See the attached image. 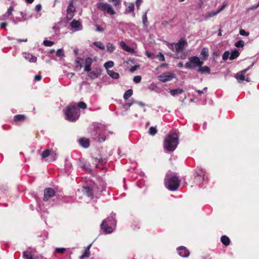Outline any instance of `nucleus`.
<instances>
[{
  "label": "nucleus",
  "instance_id": "obj_1",
  "mask_svg": "<svg viewBox=\"0 0 259 259\" xmlns=\"http://www.w3.org/2000/svg\"><path fill=\"white\" fill-rule=\"evenodd\" d=\"M179 143V137L176 133H169L165 138L163 146L164 149L169 151H174Z\"/></svg>",
  "mask_w": 259,
  "mask_h": 259
},
{
  "label": "nucleus",
  "instance_id": "obj_2",
  "mask_svg": "<svg viewBox=\"0 0 259 259\" xmlns=\"http://www.w3.org/2000/svg\"><path fill=\"white\" fill-rule=\"evenodd\" d=\"M65 118L67 120L74 122L77 120L80 116V110L74 103L70 104L63 110Z\"/></svg>",
  "mask_w": 259,
  "mask_h": 259
},
{
  "label": "nucleus",
  "instance_id": "obj_3",
  "mask_svg": "<svg viewBox=\"0 0 259 259\" xmlns=\"http://www.w3.org/2000/svg\"><path fill=\"white\" fill-rule=\"evenodd\" d=\"M187 41L184 39H181L178 43H173L169 46V48L176 52V57L179 59H184L186 55L182 53L184 48L187 46Z\"/></svg>",
  "mask_w": 259,
  "mask_h": 259
},
{
  "label": "nucleus",
  "instance_id": "obj_4",
  "mask_svg": "<svg viewBox=\"0 0 259 259\" xmlns=\"http://www.w3.org/2000/svg\"><path fill=\"white\" fill-rule=\"evenodd\" d=\"M180 183L178 178L174 175L166 176L164 181L165 187L171 191L176 190L180 186Z\"/></svg>",
  "mask_w": 259,
  "mask_h": 259
},
{
  "label": "nucleus",
  "instance_id": "obj_5",
  "mask_svg": "<svg viewBox=\"0 0 259 259\" xmlns=\"http://www.w3.org/2000/svg\"><path fill=\"white\" fill-rule=\"evenodd\" d=\"M116 221L112 218H109L104 220L101 225V229L106 233L109 234L113 232L112 226L115 225Z\"/></svg>",
  "mask_w": 259,
  "mask_h": 259
},
{
  "label": "nucleus",
  "instance_id": "obj_6",
  "mask_svg": "<svg viewBox=\"0 0 259 259\" xmlns=\"http://www.w3.org/2000/svg\"><path fill=\"white\" fill-rule=\"evenodd\" d=\"M203 62L196 56L191 57L189 58V61L185 64L186 68L188 69L194 68L196 67H200L203 65Z\"/></svg>",
  "mask_w": 259,
  "mask_h": 259
},
{
  "label": "nucleus",
  "instance_id": "obj_7",
  "mask_svg": "<svg viewBox=\"0 0 259 259\" xmlns=\"http://www.w3.org/2000/svg\"><path fill=\"white\" fill-rule=\"evenodd\" d=\"M97 7L99 10L106 12L110 15H114L115 14V11L113 10L111 6L107 3H98L97 4Z\"/></svg>",
  "mask_w": 259,
  "mask_h": 259
},
{
  "label": "nucleus",
  "instance_id": "obj_8",
  "mask_svg": "<svg viewBox=\"0 0 259 259\" xmlns=\"http://www.w3.org/2000/svg\"><path fill=\"white\" fill-rule=\"evenodd\" d=\"M250 67H248L247 68L244 69L240 72L237 73L235 76V77L237 80L238 82L241 83L242 81L244 80H246L247 82L250 81V78L248 76H245V74L246 71L249 69Z\"/></svg>",
  "mask_w": 259,
  "mask_h": 259
},
{
  "label": "nucleus",
  "instance_id": "obj_9",
  "mask_svg": "<svg viewBox=\"0 0 259 259\" xmlns=\"http://www.w3.org/2000/svg\"><path fill=\"white\" fill-rule=\"evenodd\" d=\"M175 74L170 72L163 73L158 76V79L162 82H166L171 80Z\"/></svg>",
  "mask_w": 259,
  "mask_h": 259
},
{
  "label": "nucleus",
  "instance_id": "obj_10",
  "mask_svg": "<svg viewBox=\"0 0 259 259\" xmlns=\"http://www.w3.org/2000/svg\"><path fill=\"white\" fill-rule=\"evenodd\" d=\"M75 9L76 8L73 5V1L71 0L67 10V18L68 19L70 20L73 18Z\"/></svg>",
  "mask_w": 259,
  "mask_h": 259
},
{
  "label": "nucleus",
  "instance_id": "obj_11",
  "mask_svg": "<svg viewBox=\"0 0 259 259\" xmlns=\"http://www.w3.org/2000/svg\"><path fill=\"white\" fill-rule=\"evenodd\" d=\"M54 190L50 188H47L44 191V200L47 201L50 198L53 197L55 195Z\"/></svg>",
  "mask_w": 259,
  "mask_h": 259
},
{
  "label": "nucleus",
  "instance_id": "obj_12",
  "mask_svg": "<svg viewBox=\"0 0 259 259\" xmlns=\"http://www.w3.org/2000/svg\"><path fill=\"white\" fill-rule=\"evenodd\" d=\"M179 254L182 257H187L190 254L189 251L184 246H180L177 248Z\"/></svg>",
  "mask_w": 259,
  "mask_h": 259
},
{
  "label": "nucleus",
  "instance_id": "obj_13",
  "mask_svg": "<svg viewBox=\"0 0 259 259\" xmlns=\"http://www.w3.org/2000/svg\"><path fill=\"white\" fill-rule=\"evenodd\" d=\"M71 27L74 29V31L81 30L82 29V26L81 23L79 21L73 20L70 23Z\"/></svg>",
  "mask_w": 259,
  "mask_h": 259
},
{
  "label": "nucleus",
  "instance_id": "obj_14",
  "mask_svg": "<svg viewBox=\"0 0 259 259\" xmlns=\"http://www.w3.org/2000/svg\"><path fill=\"white\" fill-rule=\"evenodd\" d=\"M93 63V60L91 58H87L85 60V65L84 70L85 71L89 72L91 71V66Z\"/></svg>",
  "mask_w": 259,
  "mask_h": 259
},
{
  "label": "nucleus",
  "instance_id": "obj_15",
  "mask_svg": "<svg viewBox=\"0 0 259 259\" xmlns=\"http://www.w3.org/2000/svg\"><path fill=\"white\" fill-rule=\"evenodd\" d=\"M101 74V70L100 69H96V70L90 72L88 76L91 79H94L97 78Z\"/></svg>",
  "mask_w": 259,
  "mask_h": 259
},
{
  "label": "nucleus",
  "instance_id": "obj_16",
  "mask_svg": "<svg viewBox=\"0 0 259 259\" xmlns=\"http://www.w3.org/2000/svg\"><path fill=\"white\" fill-rule=\"evenodd\" d=\"M23 55L25 59L30 62L34 63L37 60V58L31 54L25 53Z\"/></svg>",
  "mask_w": 259,
  "mask_h": 259
},
{
  "label": "nucleus",
  "instance_id": "obj_17",
  "mask_svg": "<svg viewBox=\"0 0 259 259\" xmlns=\"http://www.w3.org/2000/svg\"><path fill=\"white\" fill-rule=\"evenodd\" d=\"M196 179L198 181V182H202L205 176V171L201 169H199L198 171L196 172Z\"/></svg>",
  "mask_w": 259,
  "mask_h": 259
},
{
  "label": "nucleus",
  "instance_id": "obj_18",
  "mask_svg": "<svg viewBox=\"0 0 259 259\" xmlns=\"http://www.w3.org/2000/svg\"><path fill=\"white\" fill-rule=\"evenodd\" d=\"M119 46L124 51L126 52L132 53L134 52V49L127 46L126 44L123 41H121L119 42Z\"/></svg>",
  "mask_w": 259,
  "mask_h": 259
},
{
  "label": "nucleus",
  "instance_id": "obj_19",
  "mask_svg": "<svg viewBox=\"0 0 259 259\" xmlns=\"http://www.w3.org/2000/svg\"><path fill=\"white\" fill-rule=\"evenodd\" d=\"M80 145L83 148H87L89 147L90 143L88 139L81 138L79 140Z\"/></svg>",
  "mask_w": 259,
  "mask_h": 259
},
{
  "label": "nucleus",
  "instance_id": "obj_20",
  "mask_svg": "<svg viewBox=\"0 0 259 259\" xmlns=\"http://www.w3.org/2000/svg\"><path fill=\"white\" fill-rule=\"evenodd\" d=\"M83 192L89 197H92L95 193V190L91 189L90 187H85Z\"/></svg>",
  "mask_w": 259,
  "mask_h": 259
},
{
  "label": "nucleus",
  "instance_id": "obj_21",
  "mask_svg": "<svg viewBox=\"0 0 259 259\" xmlns=\"http://www.w3.org/2000/svg\"><path fill=\"white\" fill-rule=\"evenodd\" d=\"M25 119V115H21V114L15 115L14 116V121L17 123H19L20 122L23 121H24Z\"/></svg>",
  "mask_w": 259,
  "mask_h": 259
},
{
  "label": "nucleus",
  "instance_id": "obj_22",
  "mask_svg": "<svg viewBox=\"0 0 259 259\" xmlns=\"http://www.w3.org/2000/svg\"><path fill=\"white\" fill-rule=\"evenodd\" d=\"M57 157V153L55 151L52 149V151L50 153L49 158L48 159L49 161H53L56 159Z\"/></svg>",
  "mask_w": 259,
  "mask_h": 259
},
{
  "label": "nucleus",
  "instance_id": "obj_23",
  "mask_svg": "<svg viewBox=\"0 0 259 259\" xmlns=\"http://www.w3.org/2000/svg\"><path fill=\"white\" fill-rule=\"evenodd\" d=\"M201 58L203 60L206 59L208 56V51L206 48H204L202 49L201 52Z\"/></svg>",
  "mask_w": 259,
  "mask_h": 259
},
{
  "label": "nucleus",
  "instance_id": "obj_24",
  "mask_svg": "<svg viewBox=\"0 0 259 259\" xmlns=\"http://www.w3.org/2000/svg\"><path fill=\"white\" fill-rule=\"evenodd\" d=\"M184 91L182 89L179 88L175 90H171L169 92L172 96H175L177 95L182 93Z\"/></svg>",
  "mask_w": 259,
  "mask_h": 259
},
{
  "label": "nucleus",
  "instance_id": "obj_25",
  "mask_svg": "<svg viewBox=\"0 0 259 259\" xmlns=\"http://www.w3.org/2000/svg\"><path fill=\"white\" fill-rule=\"evenodd\" d=\"M222 242L226 246H228L230 244V240L228 237L226 235L222 236L221 237Z\"/></svg>",
  "mask_w": 259,
  "mask_h": 259
},
{
  "label": "nucleus",
  "instance_id": "obj_26",
  "mask_svg": "<svg viewBox=\"0 0 259 259\" xmlns=\"http://www.w3.org/2000/svg\"><path fill=\"white\" fill-rule=\"evenodd\" d=\"M23 257L26 259H38L37 257L34 256L29 252H23Z\"/></svg>",
  "mask_w": 259,
  "mask_h": 259
},
{
  "label": "nucleus",
  "instance_id": "obj_27",
  "mask_svg": "<svg viewBox=\"0 0 259 259\" xmlns=\"http://www.w3.org/2000/svg\"><path fill=\"white\" fill-rule=\"evenodd\" d=\"M107 73L108 75L114 79H117L119 77V74L113 70H107Z\"/></svg>",
  "mask_w": 259,
  "mask_h": 259
},
{
  "label": "nucleus",
  "instance_id": "obj_28",
  "mask_svg": "<svg viewBox=\"0 0 259 259\" xmlns=\"http://www.w3.org/2000/svg\"><path fill=\"white\" fill-rule=\"evenodd\" d=\"M239 55V52L237 50L232 51L230 54L229 59L231 60L236 58Z\"/></svg>",
  "mask_w": 259,
  "mask_h": 259
},
{
  "label": "nucleus",
  "instance_id": "obj_29",
  "mask_svg": "<svg viewBox=\"0 0 259 259\" xmlns=\"http://www.w3.org/2000/svg\"><path fill=\"white\" fill-rule=\"evenodd\" d=\"M80 59L77 58L75 61V70H79L81 68V65L80 62Z\"/></svg>",
  "mask_w": 259,
  "mask_h": 259
},
{
  "label": "nucleus",
  "instance_id": "obj_30",
  "mask_svg": "<svg viewBox=\"0 0 259 259\" xmlns=\"http://www.w3.org/2000/svg\"><path fill=\"white\" fill-rule=\"evenodd\" d=\"M133 95V90L131 89H129L126 91L123 95V98L125 100L128 99L132 95Z\"/></svg>",
  "mask_w": 259,
  "mask_h": 259
},
{
  "label": "nucleus",
  "instance_id": "obj_31",
  "mask_svg": "<svg viewBox=\"0 0 259 259\" xmlns=\"http://www.w3.org/2000/svg\"><path fill=\"white\" fill-rule=\"evenodd\" d=\"M198 71L199 72H201V73H210V69L207 66H204V67H201L198 70Z\"/></svg>",
  "mask_w": 259,
  "mask_h": 259
},
{
  "label": "nucleus",
  "instance_id": "obj_32",
  "mask_svg": "<svg viewBox=\"0 0 259 259\" xmlns=\"http://www.w3.org/2000/svg\"><path fill=\"white\" fill-rule=\"evenodd\" d=\"M51 151L52 149H46L41 154V157L42 158H46L49 157Z\"/></svg>",
  "mask_w": 259,
  "mask_h": 259
},
{
  "label": "nucleus",
  "instance_id": "obj_33",
  "mask_svg": "<svg viewBox=\"0 0 259 259\" xmlns=\"http://www.w3.org/2000/svg\"><path fill=\"white\" fill-rule=\"evenodd\" d=\"M107 50L108 52L112 53L115 49V47L113 44L109 42L106 45Z\"/></svg>",
  "mask_w": 259,
  "mask_h": 259
},
{
  "label": "nucleus",
  "instance_id": "obj_34",
  "mask_svg": "<svg viewBox=\"0 0 259 259\" xmlns=\"http://www.w3.org/2000/svg\"><path fill=\"white\" fill-rule=\"evenodd\" d=\"M93 45L101 50L105 49V46L104 44L101 41H95L93 42Z\"/></svg>",
  "mask_w": 259,
  "mask_h": 259
},
{
  "label": "nucleus",
  "instance_id": "obj_35",
  "mask_svg": "<svg viewBox=\"0 0 259 259\" xmlns=\"http://www.w3.org/2000/svg\"><path fill=\"white\" fill-rule=\"evenodd\" d=\"M113 65L114 62L112 61H109L104 64V66L106 69H108V68H112L113 66Z\"/></svg>",
  "mask_w": 259,
  "mask_h": 259
},
{
  "label": "nucleus",
  "instance_id": "obj_36",
  "mask_svg": "<svg viewBox=\"0 0 259 259\" xmlns=\"http://www.w3.org/2000/svg\"><path fill=\"white\" fill-rule=\"evenodd\" d=\"M134 10V5L133 3H131L129 4L128 7L126 9V11L127 13L133 12Z\"/></svg>",
  "mask_w": 259,
  "mask_h": 259
},
{
  "label": "nucleus",
  "instance_id": "obj_37",
  "mask_svg": "<svg viewBox=\"0 0 259 259\" xmlns=\"http://www.w3.org/2000/svg\"><path fill=\"white\" fill-rule=\"evenodd\" d=\"M149 133L151 135L154 136L156 134L157 130L155 127L151 126L149 128Z\"/></svg>",
  "mask_w": 259,
  "mask_h": 259
},
{
  "label": "nucleus",
  "instance_id": "obj_38",
  "mask_svg": "<svg viewBox=\"0 0 259 259\" xmlns=\"http://www.w3.org/2000/svg\"><path fill=\"white\" fill-rule=\"evenodd\" d=\"M56 56L59 57H62L64 56V53L63 50L62 49H58L56 52Z\"/></svg>",
  "mask_w": 259,
  "mask_h": 259
},
{
  "label": "nucleus",
  "instance_id": "obj_39",
  "mask_svg": "<svg viewBox=\"0 0 259 259\" xmlns=\"http://www.w3.org/2000/svg\"><path fill=\"white\" fill-rule=\"evenodd\" d=\"M235 46L237 48L243 47L244 46V42L242 40L237 41L235 42Z\"/></svg>",
  "mask_w": 259,
  "mask_h": 259
},
{
  "label": "nucleus",
  "instance_id": "obj_40",
  "mask_svg": "<svg viewBox=\"0 0 259 259\" xmlns=\"http://www.w3.org/2000/svg\"><path fill=\"white\" fill-rule=\"evenodd\" d=\"M219 13V11H218L210 12L208 13L207 18H210V17H213L214 16L217 15V14H218Z\"/></svg>",
  "mask_w": 259,
  "mask_h": 259
},
{
  "label": "nucleus",
  "instance_id": "obj_41",
  "mask_svg": "<svg viewBox=\"0 0 259 259\" xmlns=\"http://www.w3.org/2000/svg\"><path fill=\"white\" fill-rule=\"evenodd\" d=\"M13 10H14V8H13V6H10V7L8 8V10H7V12L6 14H5V15H4V16H5L6 15H7V16H10V15L12 14V12H13Z\"/></svg>",
  "mask_w": 259,
  "mask_h": 259
},
{
  "label": "nucleus",
  "instance_id": "obj_42",
  "mask_svg": "<svg viewBox=\"0 0 259 259\" xmlns=\"http://www.w3.org/2000/svg\"><path fill=\"white\" fill-rule=\"evenodd\" d=\"M230 53L229 51H225L222 56V58L224 60H226L229 58Z\"/></svg>",
  "mask_w": 259,
  "mask_h": 259
},
{
  "label": "nucleus",
  "instance_id": "obj_43",
  "mask_svg": "<svg viewBox=\"0 0 259 259\" xmlns=\"http://www.w3.org/2000/svg\"><path fill=\"white\" fill-rule=\"evenodd\" d=\"M44 44L46 46L51 47L54 44V42L46 40L44 41Z\"/></svg>",
  "mask_w": 259,
  "mask_h": 259
},
{
  "label": "nucleus",
  "instance_id": "obj_44",
  "mask_svg": "<svg viewBox=\"0 0 259 259\" xmlns=\"http://www.w3.org/2000/svg\"><path fill=\"white\" fill-rule=\"evenodd\" d=\"M78 107L81 109H85L87 108V105L83 102H80L78 104Z\"/></svg>",
  "mask_w": 259,
  "mask_h": 259
},
{
  "label": "nucleus",
  "instance_id": "obj_45",
  "mask_svg": "<svg viewBox=\"0 0 259 259\" xmlns=\"http://www.w3.org/2000/svg\"><path fill=\"white\" fill-rule=\"evenodd\" d=\"M147 12H145L142 16V21L144 25H145L147 22Z\"/></svg>",
  "mask_w": 259,
  "mask_h": 259
},
{
  "label": "nucleus",
  "instance_id": "obj_46",
  "mask_svg": "<svg viewBox=\"0 0 259 259\" xmlns=\"http://www.w3.org/2000/svg\"><path fill=\"white\" fill-rule=\"evenodd\" d=\"M134 103L133 101L132 102H129L128 103H126L125 104L123 105V108L125 109L126 110H128V108L130 107V106L132 105V104Z\"/></svg>",
  "mask_w": 259,
  "mask_h": 259
},
{
  "label": "nucleus",
  "instance_id": "obj_47",
  "mask_svg": "<svg viewBox=\"0 0 259 259\" xmlns=\"http://www.w3.org/2000/svg\"><path fill=\"white\" fill-rule=\"evenodd\" d=\"M133 80L136 83H139L141 80V76L140 75H137L134 77Z\"/></svg>",
  "mask_w": 259,
  "mask_h": 259
},
{
  "label": "nucleus",
  "instance_id": "obj_48",
  "mask_svg": "<svg viewBox=\"0 0 259 259\" xmlns=\"http://www.w3.org/2000/svg\"><path fill=\"white\" fill-rule=\"evenodd\" d=\"M157 57L158 58V59L161 61H164L165 60L163 55L161 53H159L158 55H157Z\"/></svg>",
  "mask_w": 259,
  "mask_h": 259
},
{
  "label": "nucleus",
  "instance_id": "obj_49",
  "mask_svg": "<svg viewBox=\"0 0 259 259\" xmlns=\"http://www.w3.org/2000/svg\"><path fill=\"white\" fill-rule=\"evenodd\" d=\"M239 33L241 35H244V36H248L249 35V33L248 32H246L243 29H240V31H239Z\"/></svg>",
  "mask_w": 259,
  "mask_h": 259
},
{
  "label": "nucleus",
  "instance_id": "obj_50",
  "mask_svg": "<svg viewBox=\"0 0 259 259\" xmlns=\"http://www.w3.org/2000/svg\"><path fill=\"white\" fill-rule=\"evenodd\" d=\"M56 252H57L58 253H63L65 251V248H57L56 249Z\"/></svg>",
  "mask_w": 259,
  "mask_h": 259
},
{
  "label": "nucleus",
  "instance_id": "obj_51",
  "mask_svg": "<svg viewBox=\"0 0 259 259\" xmlns=\"http://www.w3.org/2000/svg\"><path fill=\"white\" fill-rule=\"evenodd\" d=\"M90 255V251L89 250H85L84 254L82 255V258L89 257Z\"/></svg>",
  "mask_w": 259,
  "mask_h": 259
},
{
  "label": "nucleus",
  "instance_id": "obj_52",
  "mask_svg": "<svg viewBox=\"0 0 259 259\" xmlns=\"http://www.w3.org/2000/svg\"><path fill=\"white\" fill-rule=\"evenodd\" d=\"M142 2H143L142 0H137L136 1V6H137L138 9H139L140 5L142 3Z\"/></svg>",
  "mask_w": 259,
  "mask_h": 259
},
{
  "label": "nucleus",
  "instance_id": "obj_53",
  "mask_svg": "<svg viewBox=\"0 0 259 259\" xmlns=\"http://www.w3.org/2000/svg\"><path fill=\"white\" fill-rule=\"evenodd\" d=\"M96 31H99V32H103V29L102 28H101L99 25H96Z\"/></svg>",
  "mask_w": 259,
  "mask_h": 259
},
{
  "label": "nucleus",
  "instance_id": "obj_54",
  "mask_svg": "<svg viewBox=\"0 0 259 259\" xmlns=\"http://www.w3.org/2000/svg\"><path fill=\"white\" fill-rule=\"evenodd\" d=\"M109 1H112V2H113L114 5L115 6H119V4H120V2H119V0H109Z\"/></svg>",
  "mask_w": 259,
  "mask_h": 259
},
{
  "label": "nucleus",
  "instance_id": "obj_55",
  "mask_svg": "<svg viewBox=\"0 0 259 259\" xmlns=\"http://www.w3.org/2000/svg\"><path fill=\"white\" fill-rule=\"evenodd\" d=\"M228 5L227 4H223L221 7L220 8V9L218 10V11H219V13L222 11L226 7H227Z\"/></svg>",
  "mask_w": 259,
  "mask_h": 259
},
{
  "label": "nucleus",
  "instance_id": "obj_56",
  "mask_svg": "<svg viewBox=\"0 0 259 259\" xmlns=\"http://www.w3.org/2000/svg\"><path fill=\"white\" fill-rule=\"evenodd\" d=\"M41 78V76L40 74L36 75L34 77V80L35 81H39Z\"/></svg>",
  "mask_w": 259,
  "mask_h": 259
},
{
  "label": "nucleus",
  "instance_id": "obj_57",
  "mask_svg": "<svg viewBox=\"0 0 259 259\" xmlns=\"http://www.w3.org/2000/svg\"><path fill=\"white\" fill-rule=\"evenodd\" d=\"M35 10L37 11V12H39L40 11L41 9V6L40 4H38L35 7Z\"/></svg>",
  "mask_w": 259,
  "mask_h": 259
},
{
  "label": "nucleus",
  "instance_id": "obj_58",
  "mask_svg": "<svg viewBox=\"0 0 259 259\" xmlns=\"http://www.w3.org/2000/svg\"><path fill=\"white\" fill-rule=\"evenodd\" d=\"M7 25V23H1V28H5Z\"/></svg>",
  "mask_w": 259,
  "mask_h": 259
},
{
  "label": "nucleus",
  "instance_id": "obj_59",
  "mask_svg": "<svg viewBox=\"0 0 259 259\" xmlns=\"http://www.w3.org/2000/svg\"><path fill=\"white\" fill-rule=\"evenodd\" d=\"M259 6V4L256 5V6H254L252 7L251 8H249L248 10H255Z\"/></svg>",
  "mask_w": 259,
  "mask_h": 259
},
{
  "label": "nucleus",
  "instance_id": "obj_60",
  "mask_svg": "<svg viewBox=\"0 0 259 259\" xmlns=\"http://www.w3.org/2000/svg\"><path fill=\"white\" fill-rule=\"evenodd\" d=\"M68 76H70V77H72L74 75V73L72 72L68 73L67 74Z\"/></svg>",
  "mask_w": 259,
  "mask_h": 259
},
{
  "label": "nucleus",
  "instance_id": "obj_61",
  "mask_svg": "<svg viewBox=\"0 0 259 259\" xmlns=\"http://www.w3.org/2000/svg\"><path fill=\"white\" fill-rule=\"evenodd\" d=\"M178 66L179 67H182L183 66V63L182 62H179L178 64Z\"/></svg>",
  "mask_w": 259,
  "mask_h": 259
},
{
  "label": "nucleus",
  "instance_id": "obj_62",
  "mask_svg": "<svg viewBox=\"0 0 259 259\" xmlns=\"http://www.w3.org/2000/svg\"><path fill=\"white\" fill-rule=\"evenodd\" d=\"M33 1L34 0H26V2L28 4H31Z\"/></svg>",
  "mask_w": 259,
  "mask_h": 259
},
{
  "label": "nucleus",
  "instance_id": "obj_63",
  "mask_svg": "<svg viewBox=\"0 0 259 259\" xmlns=\"http://www.w3.org/2000/svg\"><path fill=\"white\" fill-rule=\"evenodd\" d=\"M218 35L219 36L222 35V32H221V29H220L219 30V33L218 34Z\"/></svg>",
  "mask_w": 259,
  "mask_h": 259
},
{
  "label": "nucleus",
  "instance_id": "obj_64",
  "mask_svg": "<svg viewBox=\"0 0 259 259\" xmlns=\"http://www.w3.org/2000/svg\"><path fill=\"white\" fill-rule=\"evenodd\" d=\"M73 52L75 55H77L78 54V50L77 49H74Z\"/></svg>",
  "mask_w": 259,
  "mask_h": 259
}]
</instances>
